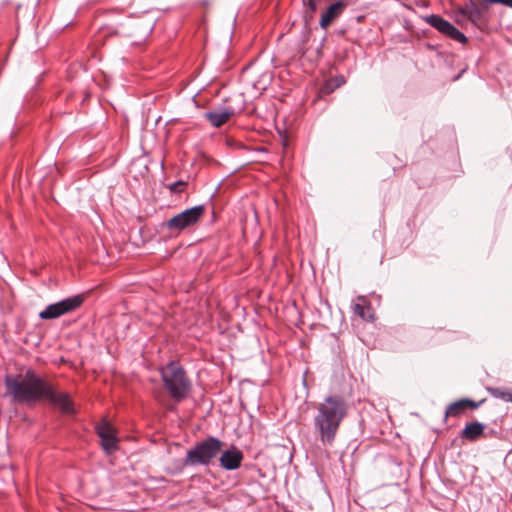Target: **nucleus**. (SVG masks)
<instances>
[{"mask_svg": "<svg viewBox=\"0 0 512 512\" xmlns=\"http://www.w3.org/2000/svg\"><path fill=\"white\" fill-rule=\"evenodd\" d=\"M465 408V402L462 399L453 402L447 407L445 411V418L448 416H458Z\"/></svg>", "mask_w": 512, "mask_h": 512, "instance_id": "15", "label": "nucleus"}, {"mask_svg": "<svg viewBox=\"0 0 512 512\" xmlns=\"http://www.w3.org/2000/svg\"><path fill=\"white\" fill-rule=\"evenodd\" d=\"M204 213V205H196L174 215L163 224V227L171 234L177 235L198 223L204 216Z\"/></svg>", "mask_w": 512, "mask_h": 512, "instance_id": "5", "label": "nucleus"}, {"mask_svg": "<svg viewBox=\"0 0 512 512\" xmlns=\"http://www.w3.org/2000/svg\"><path fill=\"white\" fill-rule=\"evenodd\" d=\"M445 35L460 43L467 42V37L453 25H451L449 31Z\"/></svg>", "mask_w": 512, "mask_h": 512, "instance_id": "16", "label": "nucleus"}, {"mask_svg": "<svg viewBox=\"0 0 512 512\" xmlns=\"http://www.w3.org/2000/svg\"><path fill=\"white\" fill-rule=\"evenodd\" d=\"M219 458L220 465L226 470L237 469L243 459V453L235 446H231L229 449L221 451Z\"/></svg>", "mask_w": 512, "mask_h": 512, "instance_id": "8", "label": "nucleus"}, {"mask_svg": "<svg viewBox=\"0 0 512 512\" xmlns=\"http://www.w3.org/2000/svg\"><path fill=\"white\" fill-rule=\"evenodd\" d=\"M5 395L11 403L32 407L46 400L64 414H74L72 401L65 392L56 387L35 370L28 368L16 374H7L4 379Z\"/></svg>", "mask_w": 512, "mask_h": 512, "instance_id": "1", "label": "nucleus"}, {"mask_svg": "<svg viewBox=\"0 0 512 512\" xmlns=\"http://www.w3.org/2000/svg\"><path fill=\"white\" fill-rule=\"evenodd\" d=\"M96 432L100 438L102 448L107 454H111L118 449V438L116 431L110 423L102 421L96 425Z\"/></svg>", "mask_w": 512, "mask_h": 512, "instance_id": "7", "label": "nucleus"}, {"mask_svg": "<svg viewBox=\"0 0 512 512\" xmlns=\"http://www.w3.org/2000/svg\"><path fill=\"white\" fill-rule=\"evenodd\" d=\"M420 483H421V489L425 491V490H426V487H425V485H424V482H420Z\"/></svg>", "mask_w": 512, "mask_h": 512, "instance_id": "23", "label": "nucleus"}, {"mask_svg": "<svg viewBox=\"0 0 512 512\" xmlns=\"http://www.w3.org/2000/svg\"><path fill=\"white\" fill-rule=\"evenodd\" d=\"M346 413V403L340 396H328L318 405L314 427L322 443H331L334 440Z\"/></svg>", "mask_w": 512, "mask_h": 512, "instance_id": "2", "label": "nucleus"}, {"mask_svg": "<svg viewBox=\"0 0 512 512\" xmlns=\"http://www.w3.org/2000/svg\"><path fill=\"white\" fill-rule=\"evenodd\" d=\"M348 5V0H338L331 4L327 10L322 14L320 19V27L321 28H327L330 23L338 17L343 9Z\"/></svg>", "mask_w": 512, "mask_h": 512, "instance_id": "9", "label": "nucleus"}, {"mask_svg": "<svg viewBox=\"0 0 512 512\" xmlns=\"http://www.w3.org/2000/svg\"><path fill=\"white\" fill-rule=\"evenodd\" d=\"M425 21L442 34H446L452 25L450 22L436 14H431L427 16L425 18Z\"/></svg>", "mask_w": 512, "mask_h": 512, "instance_id": "13", "label": "nucleus"}, {"mask_svg": "<svg viewBox=\"0 0 512 512\" xmlns=\"http://www.w3.org/2000/svg\"><path fill=\"white\" fill-rule=\"evenodd\" d=\"M82 295H75L68 297L59 302L48 305L44 310L39 313V317L43 320H51L59 318L60 316L74 311L83 303Z\"/></svg>", "mask_w": 512, "mask_h": 512, "instance_id": "6", "label": "nucleus"}, {"mask_svg": "<svg viewBox=\"0 0 512 512\" xmlns=\"http://www.w3.org/2000/svg\"><path fill=\"white\" fill-rule=\"evenodd\" d=\"M486 2L488 3H493V4H503L505 6H508L510 8H512V0H485Z\"/></svg>", "mask_w": 512, "mask_h": 512, "instance_id": "20", "label": "nucleus"}, {"mask_svg": "<svg viewBox=\"0 0 512 512\" xmlns=\"http://www.w3.org/2000/svg\"><path fill=\"white\" fill-rule=\"evenodd\" d=\"M224 442L220 439L209 436L195 444L186 453L183 461L185 466L209 465L221 453Z\"/></svg>", "mask_w": 512, "mask_h": 512, "instance_id": "4", "label": "nucleus"}, {"mask_svg": "<svg viewBox=\"0 0 512 512\" xmlns=\"http://www.w3.org/2000/svg\"><path fill=\"white\" fill-rule=\"evenodd\" d=\"M487 390L494 398L501 399L506 402H512V391L498 387H490Z\"/></svg>", "mask_w": 512, "mask_h": 512, "instance_id": "14", "label": "nucleus"}, {"mask_svg": "<svg viewBox=\"0 0 512 512\" xmlns=\"http://www.w3.org/2000/svg\"><path fill=\"white\" fill-rule=\"evenodd\" d=\"M303 4L305 6H308L310 8L311 12H315V10H316L315 0H303Z\"/></svg>", "mask_w": 512, "mask_h": 512, "instance_id": "22", "label": "nucleus"}, {"mask_svg": "<svg viewBox=\"0 0 512 512\" xmlns=\"http://www.w3.org/2000/svg\"><path fill=\"white\" fill-rule=\"evenodd\" d=\"M160 374L164 388L175 401H181L187 397L192 384L178 362H169L161 368Z\"/></svg>", "mask_w": 512, "mask_h": 512, "instance_id": "3", "label": "nucleus"}, {"mask_svg": "<svg viewBox=\"0 0 512 512\" xmlns=\"http://www.w3.org/2000/svg\"><path fill=\"white\" fill-rule=\"evenodd\" d=\"M462 400L465 402V407H466V408H467V407H470V408L475 409V408H478V407L480 406V404L482 403V401H481V402L476 403V402H474V401H472V400H470V399H462Z\"/></svg>", "mask_w": 512, "mask_h": 512, "instance_id": "21", "label": "nucleus"}, {"mask_svg": "<svg viewBox=\"0 0 512 512\" xmlns=\"http://www.w3.org/2000/svg\"><path fill=\"white\" fill-rule=\"evenodd\" d=\"M354 313L362 319H366L365 308L361 304H355L353 307Z\"/></svg>", "mask_w": 512, "mask_h": 512, "instance_id": "19", "label": "nucleus"}, {"mask_svg": "<svg viewBox=\"0 0 512 512\" xmlns=\"http://www.w3.org/2000/svg\"><path fill=\"white\" fill-rule=\"evenodd\" d=\"M484 429L485 425L480 422L468 423L463 429L462 436L469 440H476L483 434Z\"/></svg>", "mask_w": 512, "mask_h": 512, "instance_id": "12", "label": "nucleus"}, {"mask_svg": "<svg viewBox=\"0 0 512 512\" xmlns=\"http://www.w3.org/2000/svg\"><path fill=\"white\" fill-rule=\"evenodd\" d=\"M186 186V182L184 181H176L169 185V189L172 193H178L181 192L184 187Z\"/></svg>", "mask_w": 512, "mask_h": 512, "instance_id": "17", "label": "nucleus"}, {"mask_svg": "<svg viewBox=\"0 0 512 512\" xmlns=\"http://www.w3.org/2000/svg\"><path fill=\"white\" fill-rule=\"evenodd\" d=\"M343 83H344V78H343V77H337V78L335 79V85H334V86H331V85H330V83H327V84L325 85V90H326V91H328V92H330V91H332L334 88L341 86Z\"/></svg>", "mask_w": 512, "mask_h": 512, "instance_id": "18", "label": "nucleus"}, {"mask_svg": "<svg viewBox=\"0 0 512 512\" xmlns=\"http://www.w3.org/2000/svg\"><path fill=\"white\" fill-rule=\"evenodd\" d=\"M235 114L232 108H220L214 111H209L205 114V117L212 126L220 127L226 123Z\"/></svg>", "mask_w": 512, "mask_h": 512, "instance_id": "10", "label": "nucleus"}, {"mask_svg": "<svg viewBox=\"0 0 512 512\" xmlns=\"http://www.w3.org/2000/svg\"><path fill=\"white\" fill-rule=\"evenodd\" d=\"M459 13L472 22L478 21L482 16V10L471 0L459 9Z\"/></svg>", "mask_w": 512, "mask_h": 512, "instance_id": "11", "label": "nucleus"}]
</instances>
